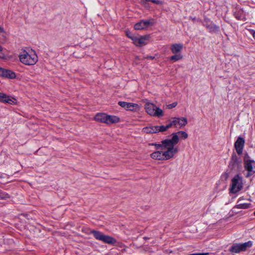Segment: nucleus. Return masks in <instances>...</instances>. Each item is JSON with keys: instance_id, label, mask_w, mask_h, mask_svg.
<instances>
[{"instance_id": "nucleus-1", "label": "nucleus", "mask_w": 255, "mask_h": 255, "mask_svg": "<svg viewBox=\"0 0 255 255\" xmlns=\"http://www.w3.org/2000/svg\"><path fill=\"white\" fill-rule=\"evenodd\" d=\"M20 61L26 65H33L38 61L35 52L32 49L22 50L19 55Z\"/></svg>"}, {"instance_id": "nucleus-2", "label": "nucleus", "mask_w": 255, "mask_h": 255, "mask_svg": "<svg viewBox=\"0 0 255 255\" xmlns=\"http://www.w3.org/2000/svg\"><path fill=\"white\" fill-rule=\"evenodd\" d=\"M177 153V149L176 148H168L152 152L150 154V157L155 160H167L172 158Z\"/></svg>"}, {"instance_id": "nucleus-3", "label": "nucleus", "mask_w": 255, "mask_h": 255, "mask_svg": "<svg viewBox=\"0 0 255 255\" xmlns=\"http://www.w3.org/2000/svg\"><path fill=\"white\" fill-rule=\"evenodd\" d=\"M146 113L151 116L161 117L163 116V111L154 104L147 102L144 105Z\"/></svg>"}, {"instance_id": "nucleus-4", "label": "nucleus", "mask_w": 255, "mask_h": 255, "mask_svg": "<svg viewBox=\"0 0 255 255\" xmlns=\"http://www.w3.org/2000/svg\"><path fill=\"white\" fill-rule=\"evenodd\" d=\"M91 233L94 235L96 240L101 241L104 243L114 245L116 243V240L115 238L105 235L99 231L92 230Z\"/></svg>"}, {"instance_id": "nucleus-5", "label": "nucleus", "mask_w": 255, "mask_h": 255, "mask_svg": "<svg viewBox=\"0 0 255 255\" xmlns=\"http://www.w3.org/2000/svg\"><path fill=\"white\" fill-rule=\"evenodd\" d=\"M253 244L251 241H249L243 244H234L230 249V251L234 253H239L241 252L246 251L247 248L252 247Z\"/></svg>"}, {"instance_id": "nucleus-6", "label": "nucleus", "mask_w": 255, "mask_h": 255, "mask_svg": "<svg viewBox=\"0 0 255 255\" xmlns=\"http://www.w3.org/2000/svg\"><path fill=\"white\" fill-rule=\"evenodd\" d=\"M175 142V138L173 139H170L169 138L165 139L161 141V143H152L150 144L151 145L154 146L156 149H165L168 148L174 147L173 143Z\"/></svg>"}, {"instance_id": "nucleus-7", "label": "nucleus", "mask_w": 255, "mask_h": 255, "mask_svg": "<svg viewBox=\"0 0 255 255\" xmlns=\"http://www.w3.org/2000/svg\"><path fill=\"white\" fill-rule=\"evenodd\" d=\"M242 179L239 175H235L232 179V186L231 190L233 193L239 191L243 187Z\"/></svg>"}, {"instance_id": "nucleus-8", "label": "nucleus", "mask_w": 255, "mask_h": 255, "mask_svg": "<svg viewBox=\"0 0 255 255\" xmlns=\"http://www.w3.org/2000/svg\"><path fill=\"white\" fill-rule=\"evenodd\" d=\"M244 161L245 168L248 171L247 175L248 177L251 175L250 172H253V173H255V171H253V169L255 168V161L250 159L247 154L244 158Z\"/></svg>"}, {"instance_id": "nucleus-9", "label": "nucleus", "mask_w": 255, "mask_h": 255, "mask_svg": "<svg viewBox=\"0 0 255 255\" xmlns=\"http://www.w3.org/2000/svg\"><path fill=\"white\" fill-rule=\"evenodd\" d=\"M171 138H169L170 139H173V138H175V142L173 143V147L176 148L177 149V153L179 151V148L178 146L176 145L179 141V136L183 139L187 138L188 135L187 132L184 131H179L177 132H174L171 134Z\"/></svg>"}, {"instance_id": "nucleus-10", "label": "nucleus", "mask_w": 255, "mask_h": 255, "mask_svg": "<svg viewBox=\"0 0 255 255\" xmlns=\"http://www.w3.org/2000/svg\"><path fill=\"white\" fill-rule=\"evenodd\" d=\"M149 35L140 36H135V37L132 38V42L136 46L141 47L147 44V41L149 40Z\"/></svg>"}, {"instance_id": "nucleus-11", "label": "nucleus", "mask_w": 255, "mask_h": 255, "mask_svg": "<svg viewBox=\"0 0 255 255\" xmlns=\"http://www.w3.org/2000/svg\"><path fill=\"white\" fill-rule=\"evenodd\" d=\"M154 23L153 19H149L146 20H140L136 23L134 28L135 30H142L147 27L150 25H152Z\"/></svg>"}, {"instance_id": "nucleus-12", "label": "nucleus", "mask_w": 255, "mask_h": 255, "mask_svg": "<svg viewBox=\"0 0 255 255\" xmlns=\"http://www.w3.org/2000/svg\"><path fill=\"white\" fill-rule=\"evenodd\" d=\"M172 123L174 124V127L178 128H181L184 127L187 124V120L185 118H172Z\"/></svg>"}, {"instance_id": "nucleus-13", "label": "nucleus", "mask_w": 255, "mask_h": 255, "mask_svg": "<svg viewBox=\"0 0 255 255\" xmlns=\"http://www.w3.org/2000/svg\"><path fill=\"white\" fill-rule=\"evenodd\" d=\"M142 132L146 134H153L161 132V130L160 126H151L143 128Z\"/></svg>"}, {"instance_id": "nucleus-14", "label": "nucleus", "mask_w": 255, "mask_h": 255, "mask_svg": "<svg viewBox=\"0 0 255 255\" xmlns=\"http://www.w3.org/2000/svg\"><path fill=\"white\" fill-rule=\"evenodd\" d=\"M241 166V161L239 160L236 154H233L229 164V167L233 170L236 168L239 169Z\"/></svg>"}, {"instance_id": "nucleus-15", "label": "nucleus", "mask_w": 255, "mask_h": 255, "mask_svg": "<svg viewBox=\"0 0 255 255\" xmlns=\"http://www.w3.org/2000/svg\"><path fill=\"white\" fill-rule=\"evenodd\" d=\"M245 143L244 139L241 137H239L235 142V148L239 155H241L243 153Z\"/></svg>"}, {"instance_id": "nucleus-16", "label": "nucleus", "mask_w": 255, "mask_h": 255, "mask_svg": "<svg viewBox=\"0 0 255 255\" xmlns=\"http://www.w3.org/2000/svg\"><path fill=\"white\" fill-rule=\"evenodd\" d=\"M0 77L9 79H14L16 75L13 71L0 67Z\"/></svg>"}, {"instance_id": "nucleus-17", "label": "nucleus", "mask_w": 255, "mask_h": 255, "mask_svg": "<svg viewBox=\"0 0 255 255\" xmlns=\"http://www.w3.org/2000/svg\"><path fill=\"white\" fill-rule=\"evenodd\" d=\"M0 102L9 104H14L16 102L15 98L9 96L4 93H0Z\"/></svg>"}, {"instance_id": "nucleus-18", "label": "nucleus", "mask_w": 255, "mask_h": 255, "mask_svg": "<svg viewBox=\"0 0 255 255\" xmlns=\"http://www.w3.org/2000/svg\"><path fill=\"white\" fill-rule=\"evenodd\" d=\"M244 198H240L237 201V205L235 206L237 209H248L250 207L251 204L245 203L243 202Z\"/></svg>"}, {"instance_id": "nucleus-19", "label": "nucleus", "mask_w": 255, "mask_h": 255, "mask_svg": "<svg viewBox=\"0 0 255 255\" xmlns=\"http://www.w3.org/2000/svg\"><path fill=\"white\" fill-rule=\"evenodd\" d=\"M96 121L107 124V114L105 113H98L94 117Z\"/></svg>"}, {"instance_id": "nucleus-20", "label": "nucleus", "mask_w": 255, "mask_h": 255, "mask_svg": "<svg viewBox=\"0 0 255 255\" xmlns=\"http://www.w3.org/2000/svg\"><path fill=\"white\" fill-rule=\"evenodd\" d=\"M183 49V45L180 43H175L172 44L170 46L171 52L174 53H178L180 52Z\"/></svg>"}, {"instance_id": "nucleus-21", "label": "nucleus", "mask_w": 255, "mask_h": 255, "mask_svg": "<svg viewBox=\"0 0 255 255\" xmlns=\"http://www.w3.org/2000/svg\"><path fill=\"white\" fill-rule=\"evenodd\" d=\"M120 121V118L116 116L107 115V124L111 125L116 124Z\"/></svg>"}, {"instance_id": "nucleus-22", "label": "nucleus", "mask_w": 255, "mask_h": 255, "mask_svg": "<svg viewBox=\"0 0 255 255\" xmlns=\"http://www.w3.org/2000/svg\"><path fill=\"white\" fill-rule=\"evenodd\" d=\"M139 108V106L136 104L128 103L126 110L134 111L138 110Z\"/></svg>"}, {"instance_id": "nucleus-23", "label": "nucleus", "mask_w": 255, "mask_h": 255, "mask_svg": "<svg viewBox=\"0 0 255 255\" xmlns=\"http://www.w3.org/2000/svg\"><path fill=\"white\" fill-rule=\"evenodd\" d=\"M169 122L170 123L165 126H160L161 132L166 131L168 128H171L172 127H174V124L172 123V119L169 120Z\"/></svg>"}, {"instance_id": "nucleus-24", "label": "nucleus", "mask_w": 255, "mask_h": 255, "mask_svg": "<svg viewBox=\"0 0 255 255\" xmlns=\"http://www.w3.org/2000/svg\"><path fill=\"white\" fill-rule=\"evenodd\" d=\"M207 28L209 29L210 32H216L218 30L219 27L216 25L211 23L206 26Z\"/></svg>"}, {"instance_id": "nucleus-25", "label": "nucleus", "mask_w": 255, "mask_h": 255, "mask_svg": "<svg viewBox=\"0 0 255 255\" xmlns=\"http://www.w3.org/2000/svg\"><path fill=\"white\" fill-rule=\"evenodd\" d=\"M5 32L3 28L0 26V42H3L5 39Z\"/></svg>"}, {"instance_id": "nucleus-26", "label": "nucleus", "mask_w": 255, "mask_h": 255, "mask_svg": "<svg viewBox=\"0 0 255 255\" xmlns=\"http://www.w3.org/2000/svg\"><path fill=\"white\" fill-rule=\"evenodd\" d=\"M2 50L0 51V59L4 61H7L11 58V56L5 55L2 52Z\"/></svg>"}, {"instance_id": "nucleus-27", "label": "nucleus", "mask_w": 255, "mask_h": 255, "mask_svg": "<svg viewBox=\"0 0 255 255\" xmlns=\"http://www.w3.org/2000/svg\"><path fill=\"white\" fill-rule=\"evenodd\" d=\"M183 56L181 54H176L174 55L170 58L171 60H172L173 61H177L179 60H181Z\"/></svg>"}, {"instance_id": "nucleus-28", "label": "nucleus", "mask_w": 255, "mask_h": 255, "mask_svg": "<svg viewBox=\"0 0 255 255\" xmlns=\"http://www.w3.org/2000/svg\"><path fill=\"white\" fill-rule=\"evenodd\" d=\"M0 199H6L10 197L9 195L5 192H0Z\"/></svg>"}, {"instance_id": "nucleus-29", "label": "nucleus", "mask_w": 255, "mask_h": 255, "mask_svg": "<svg viewBox=\"0 0 255 255\" xmlns=\"http://www.w3.org/2000/svg\"><path fill=\"white\" fill-rule=\"evenodd\" d=\"M119 105L122 107L124 108L125 110H126L128 103L123 101H120L118 103Z\"/></svg>"}, {"instance_id": "nucleus-30", "label": "nucleus", "mask_w": 255, "mask_h": 255, "mask_svg": "<svg viewBox=\"0 0 255 255\" xmlns=\"http://www.w3.org/2000/svg\"><path fill=\"white\" fill-rule=\"evenodd\" d=\"M144 0L146 2L151 1L152 2H153L154 3L157 4H162V2L159 0Z\"/></svg>"}, {"instance_id": "nucleus-31", "label": "nucleus", "mask_w": 255, "mask_h": 255, "mask_svg": "<svg viewBox=\"0 0 255 255\" xmlns=\"http://www.w3.org/2000/svg\"><path fill=\"white\" fill-rule=\"evenodd\" d=\"M126 35L130 39H131L132 40V38H133L135 36L133 35L129 31H127L126 32Z\"/></svg>"}, {"instance_id": "nucleus-32", "label": "nucleus", "mask_w": 255, "mask_h": 255, "mask_svg": "<svg viewBox=\"0 0 255 255\" xmlns=\"http://www.w3.org/2000/svg\"><path fill=\"white\" fill-rule=\"evenodd\" d=\"M176 105H177L176 103H173L172 104L168 105V109H172V108L175 107Z\"/></svg>"}, {"instance_id": "nucleus-33", "label": "nucleus", "mask_w": 255, "mask_h": 255, "mask_svg": "<svg viewBox=\"0 0 255 255\" xmlns=\"http://www.w3.org/2000/svg\"><path fill=\"white\" fill-rule=\"evenodd\" d=\"M253 36L255 39V31L253 32Z\"/></svg>"}, {"instance_id": "nucleus-34", "label": "nucleus", "mask_w": 255, "mask_h": 255, "mask_svg": "<svg viewBox=\"0 0 255 255\" xmlns=\"http://www.w3.org/2000/svg\"><path fill=\"white\" fill-rule=\"evenodd\" d=\"M147 58H150L151 59H154V57H152V56H149V57H147Z\"/></svg>"}, {"instance_id": "nucleus-35", "label": "nucleus", "mask_w": 255, "mask_h": 255, "mask_svg": "<svg viewBox=\"0 0 255 255\" xmlns=\"http://www.w3.org/2000/svg\"><path fill=\"white\" fill-rule=\"evenodd\" d=\"M2 50V47L0 45V51Z\"/></svg>"}, {"instance_id": "nucleus-36", "label": "nucleus", "mask_w": 255, "mask_h": 255, "mask_svg": "<svg viewBox=\"0 0 255 255\" xmlns=\"http://www.w3.org/2000/svg\"><path fill=\"white\" fill-rule=\"evenodd\" d=\"M254 215H255V212H254Z\"/></svg>"}]
</instances>
